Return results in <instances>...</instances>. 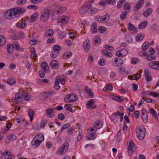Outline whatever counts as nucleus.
<instances>
[{
	"mask_svg": "<svg viewBox=\"0 0 159 159\" xmlns=\"http://www.w3.org/2000/svg\"><path fill=\"white\" fill-rule=\"evenodd\" d=\"M7 138L9 140H14L16 139V137L15 135L12 134L8 135L7 136Z\"/></svg>",
	"mask_w": 159,
	"mask_h": 159,
	"instance_id": "50",
	"label": "nucleus"
},
{
	"mask_svg": "<svg viewBox=\"0 0 159 159\" xmlns=\"http://www.w3.org/2000/svg\"><path fill=\"white\" fill-rule=\"evenodd\" d=\"M41 67L44 71H48L49 69L48 66L45 62L42 63L41 64Z\"/></svg>",
	"mask_w": 159,
	"mask_h": 159,
	"instance_id": "24",
	"label": "nucleus"
},
{
	"mask_svg": "<svg viewBox=\"0 0 159 159\" xmlns=\"http://www.w3.org/2000/svg\"><path fill=\"white\" fill-rule=\"evenodd\" d=\"M106 31V29L103 26H100L98 28V31L100 33H103Z\"/></svg>",
	"mask_w": 159,
	"mask_h": 159,
	"instance_id": "62",
	"label": "nucleus"
},
{
	"mask_svg": "<svg viewBox=\"0 0 159 159\" xmlns=\"http://www.w3.org/2000/svg\"><path fill=\"white\" fill-rule=\"evenodd\" d=\"M55 110V108H53L52 109L49 108L46 111V113L47 115L50 118H53L54 116V111Z\"/></svg>",
	"mask_w": 159,
	"mask_h": 159,
	"instance_id": "10",
	"label": "nucleus"
},
{
	"mask_svg": "<svg viewBox=\"0 0 159 159\" xmlns=\"http://www.w3.org/2000/svg\"><path fill=\"white\" fill-rule=\"evenodd\" d=\"M15 97L16 98V100H20V101L22 100V96L21 94L19 93H17L16 94Z\"/></svg>",
	"mask_w": 159,
	"mask_h": 159,
	"instance_id": "59",
	"label": "nucleus"
},
{
	"mask_svg": "<svg viewBox=\"0 0 159 159\" xmlns=\"http://www.w3.org/2000/svg\"><path fill=\"white\" fill-rule=\"evenodd\" d=\"M136 149V146L134 142L131 141L129 143L128 147V152L129 156H131Z\"/></svg>",
	"mask_w": 159,
	"mask_h": 159,
	"instance_id": "6",
	"label": "nucleus"
},
{
	"mask_svg": "<svg viewBox=\"0 0 159 159\" xmlns=\"http://www.w3.org/2000/svg\"><path fill=\"white\" fill-rule=\"evenodd\" d=\"M106 61L104 59H101L98 61V64L100 66H103L105 64Z\"/></svg>",
	"mask_w": 159,
	"mask_h": 159,
	"instance_id": "53",
	"label": "nucleus"
},
{
	"mask_svg": "<svg viewBox=\"0 0 159 159\" xmlns=\"http://www.w3.org/2000/svg\"><path fill=\"white\" fill-rule=\"evenodd\" d=\"M94 126L96 128L100 129L102 127V125L100 121H96L94 123Z\"/></svg>",
	"mask_w": 159,
	"mask_h": 159,
	"instance_id": "35",
	"label": "nucleus"
},
{
	"mask_svg": "<svg viewBox=\"0 0 159 159\" xmlns=\"http://www.w3.org/2000/svg\"><path fill=\"white\" fill-rule=\"evenodd\" d=\"M7 50L8 52L10 53H12L14 50V47L12 44H8L7 46Z\"/></svg>",
	"mask_w": 159,
	"mask_h": 159,
	"instance_id": "33",
	"label": "nucleus"
},
{
	"mask_svg": "<svg viewBox=\"0 0 159 159\" xmlns=\"http://www.w3.org/2000/svg\"><path fill=\"white\" fill-rule=\"evenodd\" d=\"M129 30L130 32L134 34H136L137 33V28L135 27L131 23H129Z\"/></svg>",
	"mask_w": 159,
	"mask_h": 159,
	"instance_id": "11",
	"label": "nucleus"
},
{
	"mask_svg": "<svg viewBox=\"0 0 159 159\" xmlns=\"http://www.w3.org/2000/svg\"><path fill=\"white\" fill-rule=\"evenodd\" d=\"M38 15V13H35L31 16V20L32 22H34L37 18Z\"/></svg>",
	"mask_w": 159,
	"mask_h": 159,
	"instance_id": "48",
	"label": "nucleus"
},
{
	"mask_svg": "<svg viewBox=\"0 0 159 159\" xmlns=\"http://www.w3.org/2000/svg\"><path fill=\"white\" fill-rule=\"evenodd\" d=\"M156 58V56L153 54L148 55L146 59L148 61H152Z\"/></svg>",
	"mask_w": 159,
	"mask_h": 159,
	"instance_id": "29",
	"label": "nucleus"
},
{
	"mask_svg": "<svg viewBox=\"0 0 159 159\" xmlns=\"http://www.w3.org/2000/svg\"><path fill=\"white\" fill-rule=\"evenodd\" d=\"M70 124L68 123L64 125L61 128V132H62L63 131V130H64L66 129L69 128L70 127Z\"/></svg>",
	"mask_w": 159,
	"mask_h": 159,
	"instance_id": "64",
	"label": "nucleus"
},
{
	"mask_svg": "<svg viewBox=\"0 0 159 159\" xmlns=\"http://www.w3.org/2000/svg\"><path fill=\"white\" fill-rule=\"evenodd\" d=\"M93 1L88 2L84 5L88 9V10H89L92 6V3H93Z\"/></svg>",
	"mask_w": 159,
	"mask_h": 159,
	"instance_id": "49",
	"label": "nucleus"
},
{
	"mask_svg": "<svg viewBox=\"0 0 159 159\" xmlns=\"http://www.w3.org/2000/svg\"><path fill=\"white\" fill-rule=\"evenodd\" d=\"M41 143L40 141H39V140L37 139L34 141L33 140L32 141V146L34 148H36L39 146Z\"/></svg>",
	"mask_w": 159,
	"mask_h": 159,
	"instance_id": "20",
	"label": "nucleus"
},
{
	"mask_svg": "<svg viewBox=\"0 0 159 159\" xmlns=\"http://www.w3.org/2000/svg\"><path fill=\"white\" fill-rule=\"evenodd\" d=\"M78 98L77 95L74 94H69L65 96L64 100L67 102H73L75 101Z\"/></svg>",
	"mask_w": 159,
	"mask_h": 159,
	"instance_id": "5",
	"label": "nucleus"
},
{
	"mask_svg": "<svg viewBox=\"0 0 159 159\" xmlns=\"http://www.w3.org/2000/svg\"><path fill=\"white\" fill-rule=\"evenodd\" d=\"M35 138L37 140H39L40 142H42L44 139L43 135L41 134H37Z\"/></svg>",
	"mask_w": 159,
	"mask_h": 159,
	"instance_id": "38",
	"label": "nucleus"
},
{
	"mask_svg": "<svg viewBox=\"0 0 159 159\" xmlns=\"http://www.w3.org/2000/svg\"><path fill=\"white\" fill-rule=\"evenodd\" d=\"M142 118L143 122L147 123L148 120V115L146 110L144 109L142 110Z\"/></svg>",
	"mask_w": 159,
	"mask_h": 159,
	"instance_id": "12",
	"label": "nucleus"
},
{
	"mask_svg": "<svg viewBox=\"0 0 159 159\" xmlns=\"http://www.w3.org/2000/svg\"><path fill=\"white\" fill-rule=\"evenodd\" d=\"M28 114L30 117V120L32 121L33 120V117L34 116V111L31 109H30L28 111Z\"/></svg>",
	"mask_w": 159,
	"mask_h": 159,
	"instance_id": "34",
	"label": "nucleus"
},
{
	"mask_svg": "<svg viewBox=\"0 0 159 159\" xmlns=\"http://www.w3.org/2000/svg\"><path fill=\"white\" fill-rule=\"evenodd\" d=\"M72 55V53L70 52H68L66 53L63 55V58L67 59L70 58Z\"/></svg>",
	"mask_w": 159,
	"mask_h": 159,
	"instance_id": "41",
	"label": "nucleus"
},
{
	"mask_svg": "<svg viewBox=\"0 0 159 159\" xmlns=\"http://www.w3.org/2000/svg\"><path fill=\"white\" fill-rule=\"evenodd\" d=\"M144 37V34L143 33H141L138 34L136 35L135 39L137 41H140L143 40Z\"/></svg>",
	"mask_w": 159,
	"mask_h": 159,
	"instance_id": "21",
	"label": "nucleus"
},
{
	"mask_svg": "<svg viewBox=\"0 0 159 159\" xmlns=\"http://www.w3.org/2000/svg\"><path fill=\"white\" fill-rule=\"evenodd\" d=\"M95 102V100L93 99H90L87 102V108H90L92 106V105Z\"/></svg>",
	"mask_w": 159,
	"mask_h": 159,
	"instance_id": "25",
	"label": "nucleus"
},
{
	"mask_svg": "<svg viewBox=\"0 0 159 159\" xmlns=\"http://www.w3.org/2000/svg\"><path fill=\"white\" fill-rule=\"evenodd\" d=\"M143 2V0H140L139 1L136 5L135 8L137 9H140L142 7Z\"/></svg>",
	"mask_w": 159,
	"mask_h": 159,
	"instance_id": "27",
	"label": "nucleus"
},
{
	"mask_svg": "<svg viewBox=\"0 0 159 159\" xmlns=\"http://www.w3.org/2000/svg\"><path fill=\"white\" fill-rule=\"evenodd\" d=\"M83 47L84 49L86 51H89L90 48V43L88 39H86L83 43Z\"/></svg>",
	"mask_w": 159,
	"mask_h": 159,
	"instance_id": "13",
	"label": "nucleus"
},
{
	"mask_svg": "<svg viewBox=\"0 0 159 159\" xmlns=\"http://www.w3.org/2000/svg\"><path fill=\"white\" fill-rule=\"evenodd\" d=\"M50 10L48 9H44L42 10L40 17L42 21H45L48 19L50 16Z\"/></svg>",
	"mask_w": 159,
	"mask_h": 159,
	"instance_id": "4",
	"label": "nucleus"
},
{
	"mask_svg": "<svg viewBox=\"0 0 159 159\" xmlns=\"http://www.w3.org/2000/svg\"><path fill=\"white\" fill-rule=\"evenodd\" d=\"M127 53V51L125 49L118 50L116 53V56L119 57H123L126 56Z\"/></svg>",
	"mask_w": 159,
	"mask_h": 159,
	"instance_id": "9",
	"label": "nucleus"
},
{
	"mask_svg": "<svg viewBox=\"0 0 159 159\" xmlns=\"http://www.w3.org/2000/svg\"><path fill=\"white\" fill-rule=\"evenodd\" d=\"M150 113L155 117H157V113L155 110L152 108H151L149 110Z\"/></svg>",
	"mask_w": 159,
	"mask_h": 159,
	"instance_id": "44",
	"label": "nucleus"
},
{
	"mask_svg": "<svg viewBox=\"0 0 159 159\" xmlns=\"http://www.w3.org/2000/svg\"><path fill=\"white\" fill-rule=\"evenodd\" d=\"M125 0H120L119 2H118L117 5V7L118 8H120L123 4V3L124 2Z\"/></svg>",
	"mask_w": 159,
	"mask_h": 159,
	"instance_id": "57",
	"label": "nucleus"
},
{
	"mask_svg": "<svg viewBox=\"0 0 159 159\" xmlns=\"http://www.w3.org/2000/svg\"><path fill=\"white\" fill-rule=\"evenodd\" d=\"M117 111L114 113L112 114L111 117V120L114 122L116 123L118 120V118L117 117V116H118V114H117Z\"/></svg>",
	"mask_w": 159,
	"mask_h": 159,
	"instance_id": "22",
	"label": "nucleus"
},
{
	"mask_svg": "<svg viewBox=\"0 0 159 159\" xmlns=\"http://www.w3.org/2000/svg\"><path fill=\"white\" fill-rule=\"evenodd\" d=\"M6 42L5 38L2 35H0V46L3 45Z\"/></svg>",
	"mask_w": 159,
	"mask_h": 159,
	"instance_id": "40",
	"label": "nucleus"
},
{
	"mask_svg": "<svg viewBox=\"0 0 159 159\" xmlns=\"http://www.w3.org/2000/svg\"><path fill=\"white\" fill-rule=\"evenodd\" d=\"M96 134L94 133L90 134L89 135V136L87 137L88 140H90L91 139H94L96 137Z\"/></svg>",
	"mask_w": 159,
	"mask_h": 159,
	"instance_id": "55",
	"label": "nucleus"
},
{
	"mask_svg": "<svg viewBox=\"0 0 159 159\" xmlns=\"http://www.w3.org/2000/svg\"><path fill=\"white\" fill-rule=\"evenodd\" d=\"M146 131L144 127L143 126H140L139 128V130L136 132V134L138 138L140 140L143 139L145 135Z\"/></svg>",
	"mask_w": 159,
	"mask_h": 159,
	"instance_id": "3",
	"label": "nucleus"
},
{
	"mask_svg": "<svg viewBox=\"0 0 159 159\" xmlns=\"http://www.w3.org/2000/svg\"><path fill=\"white\" fill-rule=\"evenodd\" d=\"M23 96V98L25 100L29 101L30 100V96L27 92H25L23 91V92L21 93Z\"/></svg>",
	"mask_w": 159,
	"mask_h": 159,
	"instance_id": "17",
	"label": "nucleus"
},
{
	"mask_svg": "<svg viewBox=\"0 0 159 159\" xmlns=\"http://www.w3.org/2000/svg\"><path fill=\"white\" fill-rule=\"evenodd\" d=\"M147 25V22L146 21H144L143 22L140 23L138 26V28L139 29H142L146 27Z\"/></svg>",
	"mask_w": 159,
	"mask_h": 159,
	"instance_id": "28",
	"label": "nucleus"
},
{
	"mask_svg": "<svg viewBox=\"0 0 159 159\" xmlns=\"http://www.w3.org/2000/svg\"><path fill=\"white\" fill-rule=\"evenodd\" d=\"M7 83L11 85H13L16 83L15 80L13 78H9L7 80Z\"/></svg>",
	"mask_w": 159,
	"mask_h": 159,
	"instance_id": "36",
	"label": "nucleus"
},
{
	"mask_svg": "<svg viewBox=\"0 0 159 159\" xmlns=\"http://www.w3.org/2000/svg\"><path fill=\"white\" fill-rule=\"evenodd\" d=\"M102 52L104 55L107 57H112V54L106 50H102Z\"/></svg>",
	"mask_w": 159,
	"mask_h": 159,
	"instance_id": "26",
	"label": "nucleus"
},
{
	"mask_svg": "<svg viewBox=\"0 0 159 159\" xmlns=\"http://www.w3.org/2000/svg\"><path fill=\"white\" fill-rule=\"evenodd\" d=\"M14 47V48L17 50H19L20 49V47L19 43L17 42H15L12 44Z\"/></svg>",
	"mask_w": 159,
	"mask_h": 159,
	"instance_id": "60",
	"label": "nucleus"
},
{
	"mask_svg": "<svg viewBox=\"0 0 159 159\" xmlns=\"http://www.w3.org/2000/svg\"><path fill=\"white\" fill-rule=\"evenodd\" d=\"M109 15L108 14H106L102 17V22H106L109 20Z\"/></svg>",
	"mask_w": 159,
	"mask_h": 159,
	"instance_id": "32",
	"label": "nucleus"
},
{
	"mask_svg": "<svg viewBox=\"0 0 159 159\" xmlns=\"http://www.w3.org/2000/svg\"><path fill=\"white\" fill-rule=\"evenodd\" d=\"M140 61L137 58L134 57L131 60V63L133 64H138Z\"/></svg>",
	"mask_w": 159,
	"mask_h": 159,
	"instance_id": "46",
	"label": "nucleus"
},
{
	"mask_svg": "<svg viewBox=\"0 0 159 159\" xmlns=\"http://www.w3.org/2000/svg\"><path fill=\"white\" fill-rule=\"evenodd\" d=\"M46 34L48 36H52L53 34V31L51 29H49L47 30L46 32Z\"/></svg>",
	"mask_w": 159,
	"mask_h": 159,
	"instance_id": "52",
	"label": "nucleus"
},
{
	"mask_svg": "<svg viewBox=\"0 0 159 159\" xmlns=\"http://www.w3.org/2000/svg\"><path fill=\"white\" fill-rule=\"evenodd\" d=\"M88 11V9L84 5L80 10V13L81 14H84Z\"/></svg>",
	"mask_w": 159,
	"mask_h": 159,
	"instance_id": "31",
	"label": "nucleus"
},
{
	"mask_svg": "<svg viewBox=\"0 0 159 159\" xmlns=\"http://www.w3.org/2000/svg\"><path fill=\"white\" fill-rule=\"evenodd\" d=\"M55 79H57L58 80V81H59V84L61 82V84L62 85H63L65 83V80L63 79H61L60 77L58 78H56Z\"/></svg>",
	"mask_w": 159,
	"mask_h": 159,
	"instance_id": "63",
	"label": "nucleus"
},
{
	"mask_svg": "<svg viewBox=\"0 0 159 159\" xmlns=\"http://www.w3.org/2000/svg\"><path fill=\"white\" fill-rule=\"evenodd\" d=\"M124 8L125 10H129L130 9V6L128 2L125 3L124 5Z\"/></svg>",
	"mask_w": 159,
	"mask_h": 159,
	"instance_id": "58",
	"label": "nucleus"
},
{
	"mask_svg": "<svg viewBox=\"0 0 159 159\" xmlns=\"http://www.w3.org/2000/svg\"><path fill=\"white\" fill-rule=\"evenodd\" d=\"M144 72L146 80L148 81L151 80H152V77L150 76L149 71L148 70H145Z\"/></svg>",
	"mask_w": 159,
	"mask_h": 159,
	"instance_id": "19",
	"label": "nucleus"
},
{
	"mask_svg": "<svg viewBox=\"0 0 159 159\" xmlns=\"http://www.w3.org/2000/svg\"><path fill=\"white\" fill-rule=\"evenodd\" d=\"M56 20H57V23H61L62 25H65L69 21V19L68 16H63L59 17Z\"/></svg>",
	"mask_w": 159,
	"mask_h": 159,
	"instance_id": "7",
	"label": "nucleus"
},
{
	"mask_svg": "<svg viewBox=\"0 0 159 159\" xmlns=\"http://www.w3.org/2000/svg\"><path fill=\"white\" fill-rule=\"evenodd\" d=\"M59 53V52L53 50L52 51L50 55L52 57L54 58L57 57Z\"/></svg>",
	"mask_w": 159,
	"mask_h": 159,
	"instance_id": "37",
	"label": "nucleus"
},
{
	"mask_svg": "<svg viewBox=\"0 0 159 159\" xmlns=\"http://www.w3.org/2000/svg\"><path fill=\"white\" fill-rule=\"evenodd\" d=\"M25 9L20 7L14 8L6 11L4 13L5 16L7 18L11 19L13 16L16 17L22 15L25 12Z\"/></svg>",
	"mask_w": 159,
	"mask_h": 159,
	"instance_id": "1",
	"label": "nucleus"
},
{
	"mask_svg": "<svg viewBox=\"0 0 159 159\" xmlns=\"http://www.w3.org/2000/svg\"><path fill=\"white\" fill-rule=\"evenodd\" d=\"M148 66L151 68L159 70V61H156L150 62Z\"/></svg>",
	"mask_w": 159,
	"mask_h": 159,
	"instance_id": "8",
	"label": "nucleus"
},
{
	"mask_svg": "<svg viewBox=\"0 0 159 159\" xmlns=\"http://www.w3.org/2000/svg\"><path fill=\"white\" fill-rule=\"evenodd\" d=\"M101 41V39L99 37L94 38L93 40V44L95 45H98Z\"/></svg>",
	"mask_w": 159,
	"mask_h": 159,
	"instance_id": "30",
	"label": "nucleus"
},
{
	"mask_svg": "<svg viewBox=\"0 0 159 159\" xmlns=\"http://www.w3.org/2000/svg\"><path fill=\"white\" fill-rule=\"evenodd\" d=\"M114 61L115 62V63L113 64L115 66H120L123 63V60L120 58H116L115 60Z\"/></svg>",
	"mask_w": 159,
	"mask_h": 159,
	"instance_id": "16",
	"label": "nucleus"
},
{
	"mask_svg": "<svg viewBox=\"0 0 159 159\" xmlns=\"http://www.w3.org/2000/svg\"><path fill=\"white\" fill-rule=\"evenodd\" d=\"M84 90L85 92L87 93L88 95L90 98H93L94 97L93 91L88 87H85L84 88Z\"/></svg>",
	"mask_w": 159,
	"mask_h": 159,
	"instance_id": "14",
	"label": "nucleus"
},
{
	"mask_svg": "<svg viewBox=\"0 0 159 159\" xmlns=\"http://www.w3.org/2000/svg\"><path fill=\"white\" fill-rule=\"evenodd\" d=\"M53 49V50L58 52H59V51L61 50V48L59 45H55L53 46L52 47Z\"/></svg>",
	"mask_w": 159,
	"mask_h": 159,
	"instance_id": "45",
	"label": "nucleus"
},
{
	"mask_svg": "<svg viewBox=\"0 0 159 159\" xmlns=\"http://www.w3.org/2000/svg\"><path fill=\"white\" fill-rule=\"evenodd\" d=\"M71 105L70 104H66L65 105V108L67 110L72 112H74L75 111L73 110L71 107Z\"/></svg>",
	"mask_w": 159,
	"mask_h": 159,
	"instance_id": "39",
	"label": "nucleus"
},
{
	"mask_svg": "<svg viewBox=\"0 0 159 159\" xmlns=\"http://www.w3.org/2000/svg\"><path fill=\"white\" fill-rule=\"evenodd\" d=\"M149 43L148 42H145L143 44L142 46V49L143 50H146L149 47Z\"/></svg>",
	"mask_w": 159,
	"mask_h": 159,
	"instance_id": "42",
	"label": "nucleus"
},
{
	"mask_svg": "<svg viewBox=\"0 0 159 159\" xmlns=\"http://www.w3.org/2000/svg\"><path fill=\"white\" fill-rule=\"evenodd\" d=\"M58 80L57 79H55V86H54V88L55 89L57 90L59 89L60 88V86L59 85V82Z\"/></svg>",
	"mask_w": 159,
	"mask_h": 159,
	"instance_id": "43",
	"label": "nucleus"
},
{
	"mask_svg": "<svg viewBox=\"0 0 159 159\" xmlns=\"http://www.w3.org/2000/svg\"><path fill=\"white\" fill-rule=\"evenodd\" d=\"M51 67L53 69H57L59 68V66L58 62L56 60L52 61L50 63Z\"/></svg>",
	"mask_w": 159,
	"mask_h": 159,
	"instance_id": "15",
	"label": "nucleus"
},
{
	"mask_svg": "<svg viewBox=\"0 0 159 159\" xmlns=\"http://www.w3.org/2000/svg\"><path fill=\"white\" fill-rule=\"evenodd\" d=\"M97 25L95 22L93 23L91 26L92 32L93 33H96L97 32Z\"/></svg>",
	"mask_w": 159,
	"mask_h": 159,
	"instance_id": "23",
	"label": "nucleus"
},
{
	"mask_svg": "<svg viewBox=\"0 0 159 159\" xmlns=\"http://www.w3.org/2000/svg\"><path fill=\"white\" fill-rule=\"evenodd\" d=\"M152 9L151 8L147 9L143 13V15L145 17L149 16L152 13Z\"/></svg>",
	"mask_w": 159,
	"mask_h": 159,
	"instance_id": "18",
	"label": "nucleus"
},
{
	"mask_svg": "<svg viewBox=\"0 0 159 159\" xmlns=\"http://www.w3.org/2000/svg\"><path fill=\"white\" fill-rule=\"evenodd\" d=\"M26 1V0H17L16 3L18 5H21L25 3Z\"/></svg>",
	"mask_w": 159,
	"mask_h": 159,
	"instance_id": "61",
	"label": "nucleus"
},
{
	"mask_svg": "<svg viewBox=\"0 0 159 159\" xmlns=\"http://www.w3.org/2000/svg\"><path fill=\"white\" fill-rule=\"evenodd\" d=\"M126 41L129 43H131L133 41L132 38L129 35H127L126 36Z\"/></svg>",
	"mask_w": 159,
	"mask_h": 159,
	"instance_id": "56",
	"label": "nucleus"
},
{
	"mask_svg": "<svg viewBox=\"0 0 159 159\" xmlns=\"http://www.w3.org/2000/svg\"><path fill=\"white\" fill-rule=\"evenodd\" d=\"M68 146V143L67 142H66L63 143L62 147L64 149V150L65 151H66L67 150Z\"/></svg>",
	"mask_w": 159,
	"mask_h": 159,
	"instance_id": "54",
	"label": "nucleus"
},
{
	"mask_svg": "<svg viewBox=\"0 0 159 159\" xmlns=\"http://www.w3.org/2000/svg\"><path fill=\"white\" fill-rule=\"evenodd\" d=\"M127 11H125L123 12L120 14V18L122 20H123L125 19L126 18V17L127 16Z\"/></svg>",
	"mask_w": 159,
	"mask_h": 159,
	"instance_id": "51",
	"label": "nucleus"
},
{
	"mask_svg": "<svg viewBox=\"0 0 159 159\" xmlns=\"http://www.w3.org/2000/svg\"><path fill=\"white\" fill-rule=\"evenodd\" d=\"M117 114H118V116H120V121L122 122L123 119L124 114L123 112H120L119 111H117Z\"/></svg>",
	"mask_w": 159,
	"mask_h": 159,
	"instance_id": "47",
	"label": "nucleus"
},
{
	"mask_svg": "<svg viewBox=\"0 0 159 159\" xmlns=\"http://www.w3.org/2000/svg\"><path fill=\"white\" fill-rule=\"evenodd\" d=\"M63 12V8L60 6H59L56 8L53 12L52 16V18L53 20H56L59 16L61 15Z\"/></svg>",
	"mask_w": 159,
	"mask_h": 159,
	"instance_id": "2",
	"label": "nucleus"
}]
</instances>
